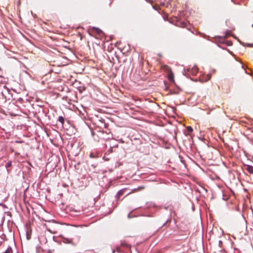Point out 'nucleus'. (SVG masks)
Listing matches in <instances>:
<instances>
[{
    "label": "nucleus",
    "instance_id": "nucleus-1",
    "mask_svg": "<svg viewBox=\"0 0 253 253\" xmlns=\"http://www.w3.org/2000/svg\"><path fill=\"white\" fill-rule=\"evenodd\" d=\"M91 134L94 140L96 142H99L101 139L105 138L104 135H106V133L104 131H97V132L91 131Z\"/></svg>",
    "mask_w": 253,
    "mask_h": 253
},
{
    "label": "nucleus",
    "instance_id": "nucleus-2",
    "mask_svg": "<svg viewBox=\"0 0 253 253\" xmlns=\"http://www.w3.org/2000/svg\"><path fill=\"white\" fill-rule=\"evenodd\" d=\"M187 71L190 72L193 75H195L198 72V69L196 66H194L190 71L189 69H187Z\"/></svg>",
    "mask_w": 253,
    "mask_h": 253
},
{
    "label": "nucleus",
    "instance_id": "nucleus-3",
    "mask_svg": "<svg viewBox=\"0 0 253 253\" xmlns=\"http://www.w3.org/2000/svg\"><path fill=\"white\" fill-rule=\"evenodd\" d=\"M125 189H121L119 190L116 194V198L119 199L121 196L124 194Z\"/></svg>",
    "mask_w": 253,
    "mask_h": 253
},
{
    "label": "nucleus",
    "instance_id": "nucleus-4",
    "mask_svg": "<svg viewBox=\"0 0 253 253\" xmlns=\"http://www.w3.org/2000/svg\"><path fill=\"white\" fill-rule=\"evenodd\" d=\"M246 169L250 173H253V166L248 165Z\"/></svg>",
    "mask_w": 253,
    "mask_h": 253
},
{
    "label": "nucleus",
    "instance_id": "nucleus-5",
    "mask_svg": "<svg viewBox=\"0 0 253 253\" xmlns=\"http://www.w3.org/2000/svg\"><path fill=\"white\" fill-rule=\"evenodd\" d=\"M162 68L164 70H165L166 71L168 72H171V69L167 65H164V66H162Z\"/></svg>",
    "mask_w": 253,
    "mask_h": 253
},
{
    "label": "nucleus",
    "instance_id": "nucleus-6",
    "mask_svg": "<svg viewBox=\"0 0 253 253\" xmlns=\"http://www.w3.org/2000/svg\"><path fill=\"white\" fill-rule=\"evenodd\" d=\"M64 242L66 243L72 244L73 245H74L72 243V240L71 239H68V238L64 239Z\"/></svg>",
    "mask_w": 253,
    "mask_h": 253
},
{
    "label": "nucleus",
    "instance_id": "nucleus-7",
    "mask_svg": "<svg viewBox=\"0 0 253 253\" xmlns=\"http://www.w3.org/2000/svg\"><path fill=\"white\" fill-rule=\"evenodd\" d=\"M58 120L62 125H63L64 123V118L63 117L59 116Z\"/></svg>",
    "mask_w": 253,
    "mask_h": 253
},
{
    "label": "nucleus",
    "instance_id": "nucleus-8",
    "mask_svg": "<svg viewBox=\"0 0 253 253\" xmlns=\"http://www.w3.org/2000/svg\"><path fill=\"white\" fill-rule=\"evenodd\" d=\"M211 77V75H210V74H208V75H207V76H206V77L205 79H204V81H205V82H207V81H208L209 80H210Z\"/></svg>",
    "mask_w": 253,
    "mask_h": 253
},
{
    "label": "nucleus",
    "instance_id": "nucleus-9",
    "mask_svg": "<svg viewBox=\"0 0 253 253\" xmlns=\"http://www.w3.org/2000/svg\"><path fill=\"white\" fill-rule=\"evenodd\" d=\"M11 162H7L6 165H5V167L6 168H8V167H11Z\"/></svg>",
    "mask_w": 253,
    "mask_h": 253
},
{
    "label": "nucleus",
    "instance_id": "nucleus-10",
    "mask_svg": "<svg viewBox=\"0 0 253 253\" xmlns=\"http://www.w3.org/2000/svg\"><path fill=\"white\" fill-rule=\"evenodd\" d=\"M187 130L189 131V132H192L193 131V128L191 126H188L187 127Z\"/></svg>",
    "mask_w": 253,
    "mask_h": 253
},
{
    "label": "nucleus",
    "instance_id": "nucleus-11",
    "mask_svg": "<svg viewBox=\"0 0 253 253\" xmlns=\"http://www.w3.org/2000/svg\"><path fill=\"white\" fill-rule=\"evenodd\" d=\"M243 45L244 46H250V47H252V46H253V44H250V43H247L246 44H243Z\"/></svg>",
    "mask_w": 253,
    "mask_h": 253
},
{
    "label": "nucleus",
    "instance_id": "nucleus-12",
    "mask_svg": "<svg viewBox=\"0 0 253 253\" xmlns=\"http://www.w3.org/2000/svg\"><path fill=\"white\" fill-rule=\"evenodd\" d=\"M169 80L170 81L172 80L173 79V75H172V74L170 75L169 76Z\"/></svg>",
    "mask_w": 253,
    "mask_h": 253
},
{
    "label": "nucleus",
    "instance_id": "nucleus-13",
    "mask_svg": "<svg viewBox=\"0 0 253 253\" xmlns=\"http://www.w3.org/2000/svg\"><path fill=\"white\" fill-rule=\"evenodd\" d=\"M89 156L90 158H95V156L93 153H91L89 154Z\"/></svg>",
    "mask_w": 253,
    "mask_h": 253
},
{
    "label": "nucleus",
    "instance_id": "nucleus-14",
    "mask_svg": "<svg viewBox=\"0 0 253 253\" xmlns=\"http://www.w3.org/2000/svg\"><path fill=\"white\" fill-rule=\"evenodd\" d=\"M95 30H96V32L98 34H100V33H102V31L100 29H99L98 28H95Z\"/></svg>",
    "mask_w": 253,
    "mask_h": 253
},
{
    "label": "nucleus",
    "instance_id": "nucleus-15",
    "mask_svg": "<svg viewBox=\"0 0 253 253\" xmlns=\"http://www.w3.org/2000/svg\"><path fill=\"white\" fill-rule=\"evenodd\" d=\"M108 151H109V153H112L113 152V147H111L109 149Z\"/></svg>",
    "mask_w": 253,
    "mask_h": 253
},
{
    "label": "nucleus",
    "instance_id": "nucleus-16",
    "mask_svg": "<svg viewBox=\"0 0 253 253\" xmlns=\"http://www.w3.org/2000/svg\"><path fill=\"white\" fill-rule=\"evenodd\" d=\"M103 159L105 160V161H108L109 160V158H105V157H103Z\"/></svg>",
    "mask_w": 253,
    "mask_h": 253
},
{
    "label": "nucleus",
    "instance_id": "nucleus-17",
    "mask_svg": "<svg viewBox=\"0 0 253 253\" xmlns=\"http://www.w3.org/2000/svg\"><path fill=\"white\" fill-rule=\"evenodd\" d=\"M127 217L128 218H131V216H130V213H128V214L127 215Z\"/></svg>",
    "mask_w": 253,
    "mask_h": 253
},
{
    "label": "nucleus",
    "instance_id": "nucleus-18",
    "mask_svg": "<svg viewBox=\"0 0 253 253\" xmlns=\"http://www.w3.org/2000/svg\"><path fill=\"white\" fill-rule=\"evenodd\" d=\"M231 44V42H228V43H227V45H230Z\"/></svg>",
    "mask_w": 253,
    "mask_h": 253
},
{
    "label": "nucleus",
    "instance_id": "nucleus-19",
    "mask_svg": "<svg viewBox=\"0 0 253 253\" xmlns=\"http://www.w3.org/2000/svg\"><path fill=\"white\" fill-rule=\"evenodd\" d=\"M222 244V241H219V245H220V244Z\"/></svg>",
    "mask_w": 253,
    "mask_h": 253
},
{
    "label": "nucleus",
    "instance_id": "nucleus-20",
    "mask_svg": "<svg viewBox=\"0 0 253 253\" xmlns=\"http://www.w3.org/2000/svg\"><path fill=\"white\" fill-rule=\"evenodd\" d=\"M86 253H93L92 251H88Z\"/></svg>",
    "mask_w": 253,
    "mask_h": 253
},
{
    "label": "nucleus",
    "instance_id": "nucleus-21",
    "mask_svg": "<svg viewBox=\"0 0 253 253\" xmlns=\"http://www.w3.org/2000/svg\"><path fill=\"white\" fill-rule=\"evenodd\" d=\"M252 27H253V24L252 25Z\"/></svg>",
    "mask_w": 253,
    "mask_h": 253
}]
</instances>
